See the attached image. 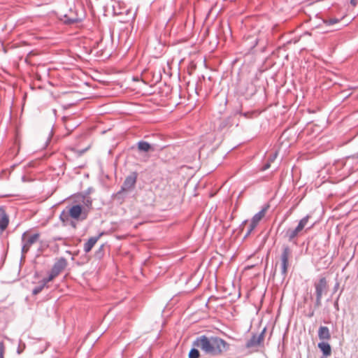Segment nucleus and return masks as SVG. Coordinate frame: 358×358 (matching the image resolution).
<instances>
[{
	"mask_svg": "<svg viewBox=\"0 0 358 358\" xmlns=\"http://www.w3.org/2000/svg\"><path fill=\"white\" fill-rule=\"evenodd\" d=\"M39 236L40 235L38 233L29 236L27 232H24L22 236V241L23 243L22 253H27L31 246L38 241Z\"/></svg>",
	"mask_w": 358,
	"mask_h": 358,
	"instance_id": "7ed1b4c3",
	"label": "nucleus"
},
{
	"mask_svg": "<svg viewBox=\"0 0 358 358\" xmlns=\"http://www.w3.org/2000/svg\"><path fill=\"white\" fill-rule=\"evenodd\" d=\"M355 0H352V1H351V3H352V4H355Z\"/></svg>",
	"mask_w": 358,
	"mask_h": 358,
	"instance_id": "c85d7f7f",
	"label": "nucleus"
},
{
	"mask_svg": "<svg viewBox=\"0 0 358 358\" xmlns=\"http://www.w3.org/2000/svg\"><path fill=\"white\" fill-rule=\"evenodd\" d=\"M51 281L52 280H48V277L44 278L39 282L38 285H37L33 289L32 294L36 295L39 294L45 287H48V283Z\"/></svg>",
	"mask_w": 358,
	"mask_h": 358,
	"instance_id": "9d476101",
	"label": "nucleus"
},
{
	"mask_svg": "<svg viewBox=\"0 0 358 358\" xmlns=\"http://www.w3.org/2000/svg\"><path fill=\"white\" fill-rule=\"evenodd\" d=\"M80 20L78 17V15L74 13H72V12H71L69 15L66 14L64 15V21L66 24H73V23L79 22Z\"/></svg>",
	"mask_w": 358,
	"mask_h": 358,
	"instance_id": "ddd939ff",
	"label": "nucleus"
},
{
	"mask_svg": "<svg viewBox=\"0 0 358 358\" xmlns=\"http://www.w3.org/2000/svg\"><path fill=\"white\" fill-rule=\"evenodd\" d=\"M193 345L206 355L213 357L220 356L229 348V344L217 336H199L194 341Z\"/></svg>",
	"mask_w": 358,
	"mask_h": 358,
	"instance_id": "f257e3e1",
	"label": "nucleus"
},
{
	"mask_svg": "<svg viewBox=\"0 0 358 358\" xmlns=\"http://www.w3.org/2000/svg\"><path fill=\"white\" fill-rule=\"evenodd\" d=\"M338 22V20L337 19H332L329 21V24H333L337 23Z\"/></svg>",
	"mask_w": 358,
	"mask_h": 358,
	"instance_id": "4be33fe9",
	"label": "nucleus"
},
{
	"mask_svg": "<svg viewBox=\"0 0 358 358\" xmlns=\"http://www.w3.org/2000/svg\"><path fill=\"white\" fill-rule=\"evenodd\" d=\"M257 225L250 222L248 226V234H250Z\"/></svg>",
	"mask_w": 358,
	"mask_h": 358,
	"instance_id": "aec40b11",
	"label": "nucleus"
},
{
	"mask_svg": "<svg viewBox=\"0 0 358 358\" xmlns=\"http://www.w3.org/2000/svg\"><path fill=\"white\" fill-rule=\"evenodd\" d=\"M0 230L3 231L9 223L8 216L3 206H0Z\"/></svg>",
	"mask_w": 358,
	"mask_h": 358,
	"instance_id": "0eeeda50",
	"label": "nucleus"
},
{
	"mask_svg": "<svg viewBox=\"0 0 358 358\" xmlns=\"http://www.w3.org/2000/svg\"><path fill=\"white\" fill-rule=\"evenodd\" d=\"M69 212L71 217L78 219L82 213V207L80 205L73 206Z\"/></svg>",
	"mask_w": 358,
	"mask_h": 358,
	"instance_id": "4468645a",
	"label": "nucleus"
},
{
	"mask_svg": "<svg viewBox=\"0 0 358 358\" xmlns=\"http://www.w3.org/2000/svg\"><path fill=\"white\" fill-rule=\"evenodd\" d=\"M291 251L289 247L286 246L283 248L282 253L280 257V269L283 275H286L287 272V268L289 266L288 259L290 257Z\"/></svg>",
	"mask_w": 358,
	"mask_h": 358,
	"instance_id": "423d86ee",
	"label": "nucleus"
},
{
	"mask_svg": "<svg viewBox=\"0 0 358 358\" xmlns=\"http://www.w3.org/2000/svg\"><path fill=\"white\" fill-rule=\"evenodd\" d=\"M108 153H109V154H111V153H112V149H110V150H108Z\"/></svg>",
	"mask_w": 358,
	"mask_h": 358,
	"instance_id": "bb28decb",
	"label": "nucleus"
},
{
	"mask_svg": "<svg viewBox=\"0 0 358 358\" xmlns=\"http://www.w3.org/2000/svg\"><path fill=\"white\" fill-rule=\"evenodd\" d=\"M114 14H122V11H120V12H116L115 10H114Z\"/></svg>",
	"mask_w": 358,
	"mask_h": 358,
	"instance_id": "5701e85b",
	"label": "nucleus"
},
{
	"mask_svg": "<svg viewBox=\"0 0 358 358\" xmlns=\"http://www.w3.org/2000/svg\"><path fill=\"white\" fill-rule=\"evenodd\" d=\"M91 203H92V201H90V200H88V199L87 200V204H88V203H89V204H91Z\"/></svg>",
	"mask_w": 358,
	"mask_h": 358,
	"instance_id": "393cba45",
	"label": "nucleus"
},
{
	"mask_svg": "<svg viewBox=\"0 0 358 358\" xmlns=\"http://www.w3.org/2000/svg\"><path fill=\"white\" fill-rule=\"evenodd\" d=\"M102 234H103L101 233L96 236L90 237L87 240V241L86 243H85L84 246H83V250L85 251V252L87 253L90 251H91V250L94 246L96 243L98 241L99 238L102 236Z\"/></svg>",
	"mask_w": 358,
	"mask_h": 358,
	"instance_id": "6e6552de",
	"label": "nucleus"
},
{
	"mask_svg": "<svg viewBox=\"0 0 358 358\" xmlns=\"http://www.w3.org/2000/svg\"><path fill=\"white\" fill-rule=\"evenodd\" d=\"M318 348L322 352V354L325 357L330 356L331 355V345L326 342H321L318 343Z\"/></svg>",
	"mask_w": 358,
	"mask_h": 358,
	"instance_id": "f8f14e48",
	"label": "nucleus"
},
{
	"mask_svg": "<svg viewBox=\"0 0 358 358\" xmlns=\"http://www.w3.org/2000/svg\"><path fill=\"white\" fill-rule=\"evenodd\" d=\"M21 352H22L21 349H18V350H17V353H18V354H20Z\"/></svg>",
	"mask_w": 358,
	"mask_h": 358,
	"instance_id": "a878e982",
	"label": "nucleus"
},
{
	"mask_svg": "<svg viewBox=\"0 0 358 358\" xmlns=\"http://www.w3.org/2000/svg\"><path fill=\"white\" fill-rule=\"evenodd\" d=\"M270 166V164H267L265 167H264V169H268Z\"/></svg>",
	"mask_w": 358,
	"mask_h": 358,
	"instance_id": "b1692460",
	"label": "nucleus"
},
{
	"mask_svg": "<svg viewBox=\"0 0 358 358\" xmlns=\"http://www.w3.org/2000/svg\"><path fill=\"white\" fill-rule=\"evenodd\" d=\"M136 182V174H131L127 177V178L124 180V185H123V189L125 190H129L134 187Z\"/></svg>",
	"mask_w": 358,
	"mask_h": 358,
	"instance_id": "1a4fd4ad",
	"label": "nucleus"
},
{
	"mask_svg": "<svg viewBox=\"0 0 358 358\" xmlns=\"http://www.w3.org/2000/svg\"><path fill=\"white\" fill-rule=\"evenodd\" d=\"M138 148L141 151L148 152L151 149L150 145L145 141H140L138 143Z\"/></svg>",
	"mask_w": 358,
	"mask_h": 358,
	"instance_id": "dca6fc26",
	"label": "nucleus"
},
{
	"mask_svg": "<svg viewBox=\"0 0 358 358\" xmlns=\"http://www.w3.org/2000/svg\"><path fill=\"white\" fill-rule=\"evenodd\" d=\"M322 358H327V357H322Z\"/></svg>",
	"mask_w": 358,
	"mask_h": 358,
	"instance_id": "c756f323",
	"label": "nucleus"
},
{
	"mask_svg": "<svg viewBox=\"0 0 358 358\" xmlns=\"http://www.w3.org/2000/svg\"><path fill=\"white\" fill-rule=\"evenodd\" d=\"M105 248V245L102 244L99 250L96 252V257L98 258H101L103 255V249Z\"/></svg>",
	"mask_w": 358,
	"mask_h": 358,
	"instance_id": "6ab92c4d",
	"label": "nucleus"
},
{
	"mask_svg": "<svg viewBox=\"0 0 358 358\" xmlns=\"http://www.w3.org/2000/svg\"><path fill=\"white\" fill-rule=\"evenodd\" d=\"M266 209H262L261 211L255 214L251 222H253L255 224H258L259 221L265 216Z\"/></svg>",
	"mask_w": 358,
	"mask_h": 358,
	"instance_id": "2eb2a0df",
	"label": "nucleus"
},
{
	"mask_svg": "<svg viewBox=\"0 0 358 358\" xmlns=\"http://www.w3.org/2000/svg\"><path fill=\"white\" fill-rule=\"evenodd\" d=\"M200 356L199 351L196 348H192L189 353V358H199Z\"/></svg>",
	"mask_w": 358,
	"mask_h": 358,
	"instance_id": "a211bd4d",
	"label": "nucleus"
},
{
	"mask_svg": "<svg viewBox=\"0 0 358 358\" xmlns=\"http://www.w3.org/2000/svg\"><path fill=\"white\" fill-rule=\"evenodd\" d=\"M67 260L64 257H59L55 262L48 276V280H53L57 277L67 266Z\"/></svg>",
	"mask_w": 358,
	"mask_h": 358,
	"instance_id": "f03ea898",
	"label": "nucleus"
},
{
	"mask_svg": "<svg viewBox=\"0 0 358 358\" xmlns=\"http://www.w3.org/2000/svg\"><path fill=\"white\" fill-rule=\"evenodd\" d=\"M318 336L320 340H329L331 338V334L328 327H320L318 330Z\"/></svg>",
	"mask_w": 358,
	"mask_h": 358,
	"instance_id": "9b49d317",
	"label": "nucleus"
},
{
	"mask_svg": "<svg viewBox=\"0 0 358 358\" xmlns=\"http://www.w3.org/2000/svg\"><path fill=\"white\" fill-rule=\"evenodd\" d=\"M310 218V215H306L303 218H302L298 224V226L294 229H288L286 232V236L289 239V241H292L296 236H298L304 227L306 226L308 220Z\"/></svg>",
	"mask_w": 358,
	"mask_h": 358,
	"instance_id": "20e7f679",
	"label": "nucleus"
},
{
	"mask_svg": "<svg viewBox=\"0 0 358 358\" xmlns=\"http://www.w3.org/2000/svg\"><path fill=\"white\" fill-rule=\"evenodd\" d=\"M4 346L2 343H0V358H3Z\"/></svg>",
	"mask_w": 358,
	"mask_h": 358,
	"instance_id": "412c9836",
	"label": "nucleus"
},
{
	"mask_svg": "<svg viewBox=\"0 0 358 358\" xmlns=\"http://www.w3.org/2000/svg\"><path fill=\"white\" fill-rule=\"evenodd\" d=\"M316 290V306H321L322 296L327 289V282L325 278L320 279L319 282L315 284Z\"/></svg>",
	"mask_w": 358,
	"mask_h": 358,
	"instance_id": "39448f33",
	"label": "nucleus"
},
{
	"mask_svg": "<svg viewBox=\"0 0 358 358\" xmlns=\"http://www.w3.org/2000/svg\"><path fill=\"white\" fill-rule=\"evenodd\" d=\"M105 177L107 178V179H109V176L108 175H106Z\"/></svg>",
	"mask_w": 358,
	"mask_h": 358,
	"instance_id": "cd10ccee",
	"label": "nucleus"
},
{
	"mask_svg": "<svg viewBox=\"0 0 358 358\" xmlns=\"http://www.w3.org/2000/svg\"><path fill=\"white\" fill-rule=\"evenodd\" d=\"M260 343V337L253 336L247 343L248 348H251Z\"/></svg>",
	"mask_w": 358,
	"mask_h": 358,
	"instance_id": "f3484780",
	"label": "nucleus"
}]
</instances>
